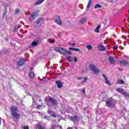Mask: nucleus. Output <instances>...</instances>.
Segmentation results:
<instances>
[{
	"mask_svg": "<svg viewBox=\"0 0 129 129\" xmlns=\"http://www.w3.org/2000/svg\"><path fill=\"white\" fill-rule=\"evenodd\" d=\"M10 111L11 115L14 117V118L19 119V118H21V114L18 113L19 109L17 107H15L14 106H11Z\"/></svg>",
	"mask_w": 129,
	"mask_h": 129,
	"instance_id": "obj_1",
	"label": "nucleus"
},
{
	"mask_svg": "<svg viewBox=\"0 0 129 129\" xmlns=\"http://www.w3.org/2000/svg\"><path fill=\"white\" fill-rule=\"evenodd\" d=\"M116 91L118 93H121L125 97H127L129 96L128 93L125 92L123 89L118 88L116 89Z\"/></svg>",
	"mask_w": 129,
	"mask_h": 129,
	"instance_id": "obj_2",
	"label": "nucleus"
},
{
	"mask_svg": "<svg viewBox=\"0 0 129 129\" xmlns=\"http://www.w3.org/2000/svg\"><path fill=\"white\" fill-rule=\"evenodd\" d=\"M90 69L95 73V74H98L99 73V70L94 66V64H90L89 66Z\"/></svg>",
	"mask_w": 129,
	"mask_h": 129,
	"instance_id": "obj_3",
	"label": "nucleus"
},
{
	"mask_svg": "<svg viewBox=\"0 0 129 129\" xmlns=\"http://www.w3.org/2000/svg\"><path fill=\"white\" fill-rule=\"evenodd\" d=\"M53 20L56 24H57L59 26H62V21H61V19H60V16L55 15L53 18Z\"/></svg>",
	"mask_w": 129,
	"mask_h": 129,
	"instance_id": "obj_4",
	"label": "nucleus"
},
{
	"mask_svg": "<svg viewBox=\"0 0 129 129\" xmlns=\"http://www.w3.org/2000/svg\"><path fill=\"white\" fill-rule=\"evenodd\" d=\"M26 59L24 58L20 59L18 61H17V65L19 67H22V66H24V64H26Z\"/></svg>",
	"mask_w": 129,
	"mask_h": 129,
	"instance_id": "obj_5",
	"label": "nucleus"
},
{
	"mask_svg": "<svg viewBox=\"0 0 129 129\" xmlns=\"http://www.w3.org/2000/svg\"><path fill=\"white\" fill-rule=\"evenodd\" d=\"M49 101L50 102L52 105H57V101L55 100L53 98L51 97L50 96L48 97Z\"/></svg>",
	"mask_w": 129,
	"mask_h": 129,
	"instance_id": "obj_6",
	"label": "nucleus"
},
{
	"mask_svg": "<svg viewBox=\"0 0 129 129\" xmlns=\"http://www.w3.org/2000/svg\"><path fill=\"white\" fill-rule=\"evenodd\" d=\"M37 16H38V12L35 11L30 15V18L31 20H35Z\"/></svg>",
	"mask_w": 129,
	"mask_h": 129,
	"instance_id": "obj_7",
	"label": "nucleus"
},
{
	"mask_svg": "<svg viewBox=\"0 0 129 129\" xmlns=\"http://www.w3.org/2000/svg\"><path fill=\"white\" fill-rule=\"evenodd\" d=\"M119 64L121 65V66H126V65L128 64V62L125 60H122L119 61Z\"/></svg>",
	"mask_w": 129,
	"mask_h": 129,
	"instance_id": "obj_8",
	"label": "nucleus"
},
{
	"mask_svg": "<svg viewBox=\"0 0 129 129\" xmlns=\"http://www.w3.org/2000/svg\"><path fill=\"white\" fill-rule=\"evenodd\" d=\"M97 48L99 50V51H104L105 50H106V47H105L104 46L102 45H98L97 46Z\"/></svg>",
	"mask_w": 129,
	"mask_h": 129,
	"instance_id": "obj_9",
	"label": "nucleus"
},
{
	"mask_svg": "<svg viewBox=\"0 0 129 129\" xmlns=\"http://www.w3.org/2000/svg\"><path fill=\"white\" fill-rule=\"evenodd\" d=\"M71 120L73 121L74 123H75V122L79 120V118L78 117V116H74L71 117Z\"/></svg>",
	"mask_w": 129,
	"mask_h": 129,
	"instance_id": "obj_10",
	"label": "nucleus"
},
{
	"mask_svg": "<svg viewBox=\"0 0 129 129\" xmlns=\"http://www.w3.org/2000/svg\"><path fill=\"white\" fill-rule=\"evenodd\" d=\"M48 114L50 115L52 117H57V115L55 114V112H53L52 110H50L47 111Z\"/></svg>",
	"mask_w": 129,
	"mask_h": 129,
	"instance_id": "obj_11",
	"label": "nucleus"
},
{
	"mask_svg": "<svg viewBox=\"0 0 129 129\" xmlns=\"http://www.w3.org/2000/svg\"><path fill=\"white\" fill-rule=\"evenodd\" d=\"M108 59L111 64H114V63H115V60H114V58L111 56H109Z\"/></svg>",
	"mask_w": 129,
	"mask_h": 129,
	"instance_id": "obj_12",
	"label": "nucleus"
},
{
	"mask_svg": "<svg viewBox=\"0 0 129 129\" xmlns=\"http://www.w3.org/2000/svg\"><path fill=\"white\" fill-rule=\"evenodd\" d=\"M106 104L107 105L108 107H111L112 106V101L111 100H107L106 101Z\"/></svg>",
	"mask_w": 129,
	"mask_h": 129,
	"instance_id": "obj_13",
	"label": "nucleus"
},
{
	"mask_svg": "<svg viewBox=\"0 0 129 129\" xmlns=\"http://www.w3.org/2000/svg\"><path fill=\"white\" fill-rule=\"evenodd\" d=\"M87 20V19L86 17H83L80 20V24H81V25H83V24H85V23H86Z\"/></svg>",
	"mask_w": 129,
	"mask_h": 129,
	"instance_id": "obj_14",
	"label": "nucleus"
},
{
	"mask_svg": "<svg viewBox=\"0 0 129 129\" xmlns=\"http://www.w3.org/2000/svg\"><path fill=\"white\" fill-rule=\"evenodd\" d=\"M55 51L56 52H59V53H61L62 54V52H63V50H64V48L63 47H56L54 48Z\"/></svg>",
	"mask_w": 129,
	"mask_h": 129,
	"instance_id": "obj_15",
	"label": "nucleus"
},
{
	"mask_svg": "<svg viewBox=\"0 0 129 129\" xmlns=\"http://www.w3.org/2000/svg\"><path fill=\"white\" fill-rule=\"evenodd\" d=\"M103 77H104L105 80V83L106 84H108V85L110 86V82H109V81L107 79V78L106 77V76L104 74L102 75Z\"/></svg>",
	"mask_w": 129,
	"mask_h": 129,
	"instance_id": "obj_16",
	"label": "nucleus"
},
{
	"mask_svg": "<svg viewBox=\"0 0 129 129\" xmlns=\"http://www.w3.org/2000/svg\"><path fill=\"white\" fill-rule=\"evenodd\" d=\"M62 54L63 55H67V54H71V51L70 50H65V48H63V50H62Z\"/></svg>",
	"mask_w": 129,
	"mask_h": 129,
	"instance_id": "obj_17",
	"label": "nucleus"
},
{
	"mask_svg": "<svg viewBox=\"0 0 129 129\" xmlns=\"http://www.w3.org/2000/svg\"><path fill=\"white\" fill-rule=\"evenodd\" d=\"M55 83L58 87V88H62V82L60 81H56L55 82Z\"/></svg>",
	"mask_w": 129,
	"mask_h": 129,
	"instance_id": "obj_18",
	"label": "nucleus"
},
{
	"mask_svg": "<svg viewBox=\"0 0 129 129\" xmlns=\"http://www.w3.org/2000/svg\"><path fill=\"white\" fill-rule=\"evenodd\" d=\"M45 2V0H38L35 3V6H39L41 4H43Z\"/></svg>",
	"mask_w": 129,
	"mask_h": 129,
	"instance_id": "obj_19",
	"label": "nucleus"
},
{
	"mask_svg": "<svg viewBox=\"0 0 129 129\" xmlns=\"http://www.w3.org/2000/svg\"><path fill=\"white\" fill-rule=\"evenodd\" d=\"M44 22V19L42 18L38 19L36 21V24L37 25H38V24H42Z\"/></svg>",
	"mask_w": 129,
	"mask_h": 129,
	"instance_id": "obj_20",
	"label": "nucleus"
},
{
	"mask_svg": "<svg viewBox=\"0 0 129 129\" xmlns=\"http://www.w3.org/2000/svg\"><path fill=\"white\" fill-rule=\"evenodd\" d=\"M20 28V25H16L14 26V32H18V30Z\"/></svg>",
	"mask_w": 129,
	"mask_h": 129,
	"instance_id": "obj_21",
	"label": "nucleus"
},
{
	"mask_svg": "<svg viewBox=\"0 0 129 129\" xmlns=\"http://www.w3.org/2000/svg\"><path fill=\"white\" fill-rule=\"evenodd\" d=\"M29 77L32 79L35 78V73L33 72H30L29 73Z\"/></svg>",
	"mask_w": 129,
	"mask_h": 129,
	"instance_id": "obj_22",
	"label": "nucleus"
},
{
	"mask_svg": "<svg viewBox=\"0 0 129 129\" xmlns=\"http://www.w3.org/2000/svg\"><path fill=\"white\" fill-rule=\"evenodd\" d=\"M117 83H118V84H124L125 82L123 80L119 79L117 81Z\"/></svg>",
	"mask_w": 129,
	"mask_h": 129,
	"instance_id": "obj_23",
	"label": "nucleus"
},
{
	"mask_svg": "<svg viewBox=\"0 0 129 129\" xmlns=\"http://www.w3.org/2000/svg\"><path fill=\"white\" fill-rule=\"evenodd\" d=\"M70 50H72L73 51H76L77 52H79L80 51V49L79 48H75L73 47H69Z\"/></svg>",
	"mask_w": 129,
	"mask_h": 129,
	"instance_id": "obj_24",
	"label": "nucleus"
},
{
	"mask_svg": "<svg viewBox=\"0 0 129 129\" xmlns=\"http://www.w3.org/2000/svg\"><path fill=\"white\" fill-rule=\"evenodd\" d=\"M100 27H101V26L99 25L96 27L95 29V32H96V33H99V29H100Z\"/></svg>",
	"mask_w": 129,
	"mask_h": 129,
	"instance_id": "obj_25",
	"label": "nucleus"
},
{
	"mask_svg": "<svg viewBox=\"0 0 129 129\" xmlns=\"http://www.w3.org/2000/svg\"><path fill=\"white\" fill-rule=\"evenodd\" d=\"M91 5H92V1L90 0L88 3V5L87 6V9H89L90 7H91Z\"/></svg>",
	"mask_w": 129,
	"mask_h": 129,
	"instance_id": "obj_26",
	"label": "nucleus"
},
{
	"mask_svg": "<svg viewBox=\"0 0 129 129\" xmlns=\"http://www.w3.org/2000/svg\"><path fill=\"white\" fill-rule=\"evenodd\" d=\"M47 42H49V43H50V44H53L55 43V39H49L47 40Z\"/></svg>",
	"mask_w": 129,
	"mask_h": 129,
	"instance_id": "obj_27",
	"label": "nucleus"
},
{
	"mask_svg": "<svg viewBox=\"0 0 129 129\" xmlns=\"http://www.w3.org/2000/svg\"><path fill=\"white\" fill-rule=\"evenodd\" d=\"M67 59L69 62H71V61L73 60V58H72V57H71V56H69L67 57Z\"/></svg>",
	"mask_w": 129,
	"mask_h": 129,
	"instance_id": "obj_28",
	"label": "nucleus"
},
{
	"mask_svg": "<svg viewBox=\"0 0 129 129\" xmlns=\"http://www.w3.org/2000/svg\"><path fill=\"white\" fill-rule=\"evenodd\" d=\"M37 125L38 129H45V128L40 124H38Z\"/></svg>",
	"mask_w": 129,
	"mask_h": 129,
	"instance_id": "obj_29",
	"label": "nucleus"
},
{
	"mask_svg": "<svg viewBox=\"0 0 129 129\" xmlns=\"http://www.w3.org/2000/svg\"><path fill=\"white\" fill-rule=\"evenodd\" d=\"M100 8H101V5H98V4H97V5H96L95 6V7H94V9H95V10H96V9H100Z\"/></svg>",
	"mask_w": 129,
	"mask_h": 129,
	"instance_id": "obj_30",
	"label": "nucleus"
},
{
	"mask_svg": "<svg viewBox=\"0 0 129 129\" xmlns=\"http://www.w3.org/2000/svg\"><path fill=\"white\" fill-rule=\"evenodd\" d=\"M86 48H87V49L89 51H90V50H91V49H92V46L91 45H89L87 46Z\"/></svg>",
	"mask_w": 129,
	"mask_h": 129,
	"instance_id": "obj_31",
	"label": "nucleus"
},
{
	"mask_svg": "<svg viewBox=\"0 0 129 129\" xmlns=\"http://www.w3.org/2000/svg\"><path fill=\"white\" fill-rule=\"evenodd\" d=\"M32 46H37L38 45V42L37 41H33L32 43Z\"/></svg>",
	"mask_w": 129,
	"mask_h": 129,
	"instance_id": "obj_32",
	"label": "nucleus"
},
{
	"mask_svg": "<svg viewBox=\"0 0 129 129\" xmlns=\"http://www.w3.org/2000/svg\"><path fill=\"white\" fill-rule=\"evenodd\" d=\"M82 93H83V94L84 95H86V93H85V88H83L82 90Z\"/></svg>",
	"mask_w": 129,
	"mask_h": 129,
	"instance_id": "obj_33",
	"label": "nucleus"
},
{
	"mask_svg": "<svg viewBox=\"0 0 129 129\" xmlns=\"http://www.w3.org/2000/svg\"><path fill=\"white\" fill-rule=\"evenodd\" d=\"M87 81V77H85L84 78V81L83 82V83H86Z\"/></svg>",
	"mask_w": 129,
	"mask_h": 129,
	"instance_id": "obj_34",
	"label": "nucleus"
},
{
	"mask_svg": "<svg viewBox=\"0 0 129 129\" xmlns=\"http://www.w3.org/2000/svg\"><path fill=\"white\" fill-rule=\"evenodd\" d=\"M20 13V10L19 9H17L15 10V14H19Z\"/></svg>",
	"mask_w": 129,
	"mask_h": 129,
	"instance_id": "obj_35",
	"label": "nucleus"
},
{
	"mask_svg": "<svg viewBox=\"0 0 129 129\" xmlns=\"http://www.w3.org/2000/svg\"><path fill=\"white\" fill-rule=\"evenodd\" d=\"M69 44H70V45H71V46H76V43H71V42H69Z\"/></svg>",
	"mask_w": 129,
	"mask_h": 129,
	"instance_id": "obj_36",
	"label": "nucleus"
},
{
	"mask_svg": "<svg viewBox=\"0 0 129 129\" xmlns=\"http://www.w3.org/2000/svg\"><path fill=\"white\" fill-rule=\"evenodd\" d=\"M78 60V59H77V58H76V57H74V61H75V62H77Z\"/></svg>",
	"mask_w": 129,
	"mask_h": 129,
	"instance_id": "obj_37",
	"label": "nucleus"
},
{
	"mask_svg": "<svg viewBox=\"0 0 129 129\" xmlns=\"http://www.w3.org/2000/svg\"><path fill=\"white\" fill-rule=\"evenodd\" d=\"M24 129H29V126H24Z\"/></svg>",
	"mask_w": 129,
	"mask_h": 129,
	"instance_id": "obj_38",
	"label": "nucleus"
},
{
	"mask_svg": "<svg viewBox=\"0 0 129 129\" xmlns=\"http://www.w3.org/2000/svg\"><path fill=\"white\" fill-rule=\"evenodd\" d=\"M44 118H45V119H48V116L47 115H45V116H44Z\"/></svg>",
	"mask_w": 129,
	"mask_h": 129,
	"instance_id": "obj_39",
	"label": "nucleus"
},
{
	"mask_svg": "<svg viewBox=\"0 0 129 129\" xmlns=\"http://www.w3.org/2000/svg\"><path fill=\"white\" fill-rule=\"evenodd\" d=\"M116 49H117V46H115L113 47V49L114 50H116Z\"/></svg>",
	"mask_w": 129,
	"mask_h": 129,
	"instance_id": "obj_40",
	"label": "nucleus"
},
{
	"mask_svg": "<svg viewBox=\"0 0 129 129\" xmlns=\"http://www.w3.org/2000/svg\"><path fill=\"white\" fill-rule=\"evenodd\" d=\"M57 127H59V128H62V126H61V125H57Z\"/></svg>",
	"mask_w": 129,
	"mask_h": 129,
	"instance_id": "obj_41",
	"label": "nucleus"
},
{
	"mask_svg": "<svg viewBox=\"0 0 129 129\" xmlns=\"http://www.w3.org/2000/svg\"><path fill=\"white\" fill-rule=\"evenodd\" d=\"M118 70H119V71H123V69H120V68H118Z\"/></svg>",
	"mask_w": 129,
	"mask_h": 129,
	"instance_id": "obj_42",
	"label": "nucleus"
},
{
	"mask_svg": "<svg viewBox=\"0 0 129 129\" xmlns=\"http://www.w3.org/2000/svg\"><path fill=\"white\" fill-rule=\"evenodd\" d=\"M81 79H82V77H79L78 78V80H81Z\"/></svg>",
	"mask_w": 129,
	"mask_h": 129,
	"instance_id": "obj_43",
	"label": "nucleus"
},
{
	"mask_svg": "<svg viewBox=\"0 0 129 129\" xmlns=\"http://www.w3.org/2000/svg\"><path fill=\"white\" fill-rule=\"evenodd\" d=\"M32 99H33V102L35 101V100H34V98L33 97H32Z\"/></svg>",
	"mask_w": 129,
	"mask_h": 129,
	"instance_id": "obj_44",
	"label": "nucleus"
},
{
	"mask_svg": "<svg viewBox=\"0 0 129 129\" xmlns=\"http://www.w3.org/2000/svg\"><path fill=\"white\" fill-rule=\"evenodd\" d=\"M39 107H41V105H39V106H38V108H39Z\"/></svg>",
	"mask_w": 129,
	"mask_h": 129,
	"instance_id": "obj_45",
	"label": "nucleus"
},
{
	"mask_svg": "<svg viewBox=\"0 0 129 129\" xmlns=\"http://www.w3.org/2000/svg\"><path fill=\"white\" fill-rule=\"evenodd\" d=\"M2 124V121L0 120V125Z\"/></svg>",
	"mask_w": 129,
	"mask_h": 129,
	"instance_id": "obj_46",
	"label": "nucleus"
},
{
	"mask_svg": "<svg viewBox=\"0 0 129 129\" xmlns=\"http://www.w3.org/2000/svg\"><path fill=\"white\" fill-rule=\"evenodd\" d=\"M6 40L8 41V38H6Z\"/></svg>",
	"mask_w": 129,
	"mask_h": 129,
	"instance_id": "obj_47",
	"label": "nucleus"
},
{
	"mask_svg": "<svg viewBox=\"0 0 129 129\" xmlns=\"http://www.w3.org/2000/svg\"><path fill=\"white\" fill-rule=\"evenodd\" d=\"M112 1H114V0H112Z\"/></svg>",
	"mask_w": 129,
	"mask_h": 129,
	"instance_id": "obj_48",
	"label": "nucleus"
}]
</instances>
